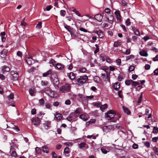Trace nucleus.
<instances>
[{"label":"nucleus","mask_w":158,"mask_h":158,"mask_svg":"<svg viewBox=\"0 0 158 158\" xmlns=\"http://www.w3.org/2000/svg\"><path fill=\"white\" fill-rule=\"evenodd\" d=\"M43 91L51 97L54 98L56 97V93L52 91L48 87L45 88Z\"/></svg>","instance_id":"1"},{"label":"nucleus","mask_w":158,"mask_h":158,"mask_svg":"<svg viewBox=\"0 0 158 158\" xmlns=\"http://www.w3.org/2000/svg\"><path fill=\"white\" fill-rule=\"evenodd\" d=\"M88 79V77L87 76L84 75L80 76L77 79V81L79 84H83L86 82Z\"/></svg>","instance_id":"2"},{"label":"nucleus","mask_w":158,"mask_h":158,"mask_svg":"<svg viewBox=\"0 0 158 158\" xmlns=\"http://www.w3.org/2000/svg\"><path fill=\"white\" fill-rule=\"evenodd\" d=\"M70 89V86L69 84H66L60 88V91L63 93L64 92H69Z\"/></svg>","instance_id":"3"},{"label":"nucleus","mask_w":158,"mask_h":158,"mask_svg":"<svg viewBox=\"0 0 158 158\" xmlns=\"http://www.w3.org/2000/svg\"><path fill=\"white\" fill-rule=\"evenodd\" d=\"M115 114H116L114 111L110 110L106 113V116L107 118H109L108 119H110L113 118Z\"/></svg>","instance_id":"4"},{"label":"nucleus","mask_w":158,"mask_h":158,"mask_svg":"<svg viewBox=\"0 0 158 158\" xmlns=\"http://www.w3.org/2000/svg\"><path fill=\"white\" fill-rule=\"evenodd\" d=\"M114 128V125H109L108 126H104L102 127L103 130L105 132L109 131Z\"/></svg>","instance_id":"5"},{"label":"nucleus","mask_w":158,"mask_h":158,"mask_svg":"<svg viewBox=\"0 0 158 158\" xmlns=\"http://www.w3.org/2000/svg\"><path fill=\"white\" fill-rule=\"evenodd\" d=\"M32 124L34 125H38L40 124V120L38 117L33 118L31 119Z\"/></svg>","instance_id":"6"},{"label":"nucleus","mask_w":158,"mask_h":158,"mask_svg":"<svg viewBox=\"0 0 158 158\" xmlns=\"http://www.w3.org/2000/svg\"><path fill=\"white\" fill-rule=\"evenodd\" d=\"M10 74L12 76V78L13 80L15 81L18 80L19 75L16 72L11 71Z\"/></svg>","instance_id":"7"},{"label":"nucleus","mask_w":158,"mask_h":158,"mask_svg":"<svg viewBox=\"0 0 158 158\" xmlns=\"http://www.w3.org/2000/svg\"><path fill=\"white\" fill-rule=\"evenodd\" d=\"M53 84L54 85L55 88L57 89L58 87V85L59 82L58 79L57 78L55 77L53 81Z\"/></svg>","instance_id":"8"},{"label":"nucleus","mask_w":158,"mask_h":158,"mask_svg":"<svg viewBox=\"0 0 158 158\" xmlns=\"http://www.w3.org/2000/svg\"><path fill=\"white\" fill-rule=\"evenodd\" d=\"M2 73H4L6 72H8L10 70V69L8 66H4L1 67Z\"/></svg>","instance_id":"9"},{"label":"nucleus","mask_w":158,"mask_h":158,"mask_svg":"<svg viewBox=\"0 0 158 158\" xmlns=\"http://www.w3.org/2000/svg\"><path fill=\"white\" fill-rule=\"evenodd\" d=\"M95 33L97 34L100 38H103L104 36V35L103 32L100 30H96L95 31Z\"/></svg>","instance_id":"10"},{"label":"nucleus","mask_w":158,"mask_h":158,"mask_svg":"<svg viewBox=\"0 0 158 158\" xmlns=\"http://www.w3.org/2000/svg\"><path fill=\"white\" fill-rule=\"evenodd\" d=\"M114 14L116 16V19L117 20L119 21H121V17L120 15V11H116L114 12Z\"/></svg>","instance_id":"11"},{"label":"nucleus","mask_w":158,"mask_h":158,"mask_svg":"<svg viewBox=\"0 0 158 158\" xmlns=\"http://www.w3.org/2000/svg\"><path fill=\"white\" fill-rule=\"evenodd\" d=\"M95 18L98 22H101L102 19V16L100 14H98L95 16Z\"/></svg>","instance_id":"12"},{"label":"nucleus","mask_w":158,"mask_h":158,"mask_svg":"<svg viewBox=\"0 0 158 158\" xmlns=\"http://www.w3.org/2000/svg\"><path fill=\"white\" fill-rule=\"evenodd\" d=\"M70 33L72 37H77L78 36L77 32L76 31L74 30L73 29L71 31Z\"/></svg>","instance_id":"13"},{"label":"nucleus","mask_w":158,"mask_h":158,"mask_svg":"<svg viewBox=\"0 0 158 158\" xmlns=\"http://www.w3.org/2000/svg\"><path fill=\"white\" fill-rule=\"evenodd\" d=\"M7 50L6 49H3L0 52V54L3 58L7 56Z\"/></svg>","instance_id":"14"},{"label":"nucleus","mask_w":158,"mask_h":158,"mask_svg":"<svg viewBox=\"0 0 158 158\" xmlns=\"http://www.w3.org/2000/svg\"><path fill=\"white\" fill-rule=\"evenodd\" d=\"M132 29L135 35L138 36L140 35L139 32L136 28L134 26H132Z\"/></svg>","instance_id":"15"},{"label":"nucleus","mask_w":158,"mask_h":158,"mask_svg":"<svg viewBox=\"0 0 158 158\" xmlns=\"http://www.w3.org/2000/svg\"><path fill=\"white\" fill-rule=\"evenodd\" d=\"M51 125V122L47 121L44 124V126L45 129L47 130L50 127Z\"/></svg>","instance_id":"16"},{"label":"nucleus","mask_w":158,"mask_h":158,"mask_svg":"<svg viewBox=\"0 0 158 158\" xmlns=\"http://www.w3.org/2000/svg\"><path fill=\"white\" fill-rule=\"evenodd\" d=\"M106 19L110 23H112L113 22L114 18L112 15H110L106 17Z\"/></svg>","instance_id":"17"},{"label":"nucleus","mask_w":158,"mask_h":158,"mask_svg":"<svg viewBox=\"0 0 158 158\" xmlns=\"http://www.w3.org/2000/svg\"><path fill=\"white\" fill-rule=\"evenodd\" d=\"M123 109L124 112L127 114L129 115L131 113L130 111L126 107L124 106H123Z\"/></svg>","instance_id":"18"},{"label":"nucleus","mask_w":158,"mask_h":158,"mask_svg":"<svg viewBox=\"0 0 158 158\" xmlns=\"http://www.w3.org/2000/svg\"><path fill=\"white\" fill-rule=\"evenodd\" d=\"M43 151L46 153H48L49 151V149L47 145L43 146L42 147Z\"/></svg>","instance_id":"19"},{"label":"nucleus","mask_w":158,"mask_h":158,"mask_svg":"<svg viewBox=\"0 0 158 158\" xmlns=\"http://www.w3.org/2000/svg\"><path fill=\"white\" fill-rule=\"evenodd\" d=\"M64 27L70 33L73 29V28L70 27L69 26H68L65 23L64 24Z\"/></svg>","instance_id":"20"},{"label":"nucleus","mask_w":158,"mask_h":158,"mask_svg":"<svg viewBox=\"0 0 158 158\" xmlns=\"http://www.w3.org/2000/svg\"><path fill=\"white\" fill-rule=\"evenodd\" d=\"M122 44V42L121 41L118 40L117 41L115 42L114 43V46L115 47H118L120 46Z\"/></svg>","instance_id":"21"},{"label":"nucleus","mask_w":158,"mask_h":158,"mask_svg":"<svg viewBox=\"0 0 158 158\" xmlns=\"http://www.w3.org/2000/svg\"><path fill=\"white\" fill-rule=\"evenodd\" d=\"M120 85L118 82H116L113 85V88L115 90H117L120 88Z\"/></svg>","instance_id":"22"},{"label":"nucleus","mask_w":158,"mask_h":158,"mask_svg":"<svg viewBox=\"0 0 158 158\" xmlns=\"http://www.w3.org/2000/svg\"><path fill=\"white\" fill-rule=\"evenodd\" d=\"M139 54L141 56H147L148 55V53L145 51H143L139 52Z\"/></svg>","instance_id":"23"},{"label":"nucleus","mask_w":158,"mask_h":158,"mask_svg":"<svg viewBox=\"0 0 158 158\" xmlns=\"http://www.w3.org/2000/svg\"><path fill=\"white\" fill-rule=\"evenodd\" d=\"M32 60L31 57H27L26 58V61L28 64L31 65L32 64Z\"/></svg>","instance_id":"24"},{"label":"nucleus","mask_w":158,"mask_h":158,"mask_svg":"<svg viewBox=\"0 0 158 158\" xmlns=\"http://www.w3.org/2000/svg\"><path fill=\"white\" fill-rule=\"evenodd\" d=\"M69 78L71 80H73L75 77V75L74 74L72 73H70L68 75Z\"/></svg>","instance_id":"25"},{"label":"nucleus","mask_w":158,"mask_h":158,"mask_svg":"<svg viewBox=\"0 0 158 158\" xmlns=\"http://www.w3.org/2000/svg\"><path fill=\"white\" fill-rule=\"evenodd\" d=\"M56 65L57 68L59 69H62L64 68V66L60 63H57Z\"/></svg>","instance_id":"26"},{"label":"nucleus","mask_w":158,"mask_h":158,"mask_svg":"<svg viewBox=\"0 0 158 158\" xmlns=\"http://www.w3.org/2000/svg\"><path fill=\"white\" fill-rule=\"evenodd\" d=\"M55 117L57 120H60L62 118V115L60 113H57L55 115Z\"/></svg>","instance_id":"27"},{"label":"nucleus","mask_w":158,"mask_h":158,"mask_svg":"<svg viewBox=\"0 0 158 158\" xmlns=\"http://www.w3.org/2000/svg\"><path fill=\"white\" fill-rule=\"evenodd\" d=\"M52 73V71L51 70H49L48 71L45 73H43V76L44 77H46L48 75Z\"/></svg>","instance_id":"28"},{"label":"nucleus","mask_w":158,"mask_h":158,"mask_svg":"<svg viewBox=\"0 0 158 158\" xmlns=\"http://www.w3.org/2000/svg\"><path fill=\"white\" fill-rule=\"evenodd\" d=\"M107 107V105L106 104H104L102 105L101 106H100V110L103 111Z\"/></svg>","instance_id":"29"},{"label":"nucleus","mask_w":158,"mask_h":158,"mask_svg":"<svg viewBox=\"0 0 158 158\" xmlns=\"http://www.w3.org/2000/svg\"><path fill=\"white\" fill-rule=\"evenodd\" d=\"M75 114V113H72L70 114L67 118V119L69 121H71L73 119L72 116Z\"/></svg>","instance_id":"30"},{"label":"nucleus","mask_w":158,"mask_h":158,"mask_svg":"<svg viewBox=\"0 0 158 158\" xmlns=\"http://www.w3.org/2000/svg\"><path fill=\"white\" fill-rule=\"evenodd\" d=\"M79 117L80 118H81V119H82L84 121H86L87 120V119L86 116L84 114H82Z\"/></svg>","instance_id":"31"},{"label":"nucleus","mask_w":158,"mask_h":158,"mask_svg":"<svg viewBox=\"0 0 158 158\" xmlns=\"http://www.w3.org/2000/svg\"><path fill=\"white\" fill-rule=\"evenodd\" d=\"M140 84V83L137 82V81H134L133 80H132V83H131V85L132 86H136L139 85Z\"/></svg>","instance_id":"32"},{"label":"nucleus","mask_w":158,"mask_h":158,"mask_svg":"<svg viewBox=\"0 0 158 158\" xmlns=\"http://www.w3.org/2000/svg\"><path fill=\"white\" fill-rule=\"evenodd\" d=\"M132 80H127L125 81V84L127 85H129L131 84L132 82Z\"/></svg>","instance_id":"33"},{"label":"nucleus","mask_w":158,"mask_h":158,"mask_svg":"<svg viewBox=\"0 0 158 158\" xmlns=\"http://www.w3.org/2000/svg\"><path fill=\"white\" fill-rule=\"evenodd\" d=\"M48 84V82L46 81H41V85L42 86H47Z\"/></svg>","instance_id":"34"},{"label":"nucleus","mask_w":158,"mask_h":158,"mask_svg":"<svg viewBox=\"0 0 158 158\" xmlns=\"http://www.w3.org/2000/svg\"><path fill=\"white\" fill-rule=\"evenodd\" d=\"M70 152L69 148L68 147H66L64 149V153L66 154H68Z\"/></svg>","instance_id":"35"},{"label":"nucleus","mask_w":158,"mask_h":158,"mask_svg":"<svg viewBox=\"0 0 158 158\" xmlns=\"http://www.w3.org/2000/svg\"><path fill=\"white\" fill-rule=\"evenodd\" d=\"M35 151L36 152V153L37 154H40L41 153V149L38 147H36V148H35Z\"/></svg>","instance_id":"36"},{"label":"nucleus","mask_w":158,"mask_h":158,"mask_svg":"<svg viewBox=\"0 0 158 158\" xmlns=\"http://www.w3.org/2000/svg\"><path fill=\"white\" fill-rule=\"evenodd\" d=\"M14 98V95L13 93H10V95L7 96V98L8 99H12Z\"/></svg>","instance_id":"37"},{"label":"nucleus","mask_w":158,"mask_h":158,"mask_svg":"<svg viewBox=\"0 0 158 158\" xmlns=\"http://www.w3.org/2000/svg\"><path fill=\"white\" fill-rule=\"evenodd\" d=\"M153 150L155 154L158 156V148L156 146H155L153 147Z\"/></svg>","instance_id":"38"},{"label":"nucleus","mask_w":158,"mask_h":158,"mask_svg":"<svg viewBox=\"0 0 158 158\" xmlns=\"http://www.w3.org/2000/svg\"><path fill=\"white\" fill-rule=\"evenodd\" d=\"M60 15L61 16H64L66 13V12L65 10H61L60 11Z\"/></svg>","instance_id":"39"},{"label":"nucleus","mask_w":158,"mask_h":158,"mask_svg":"<svg viewBox=\"0 0 158 158\" xmlns=\"http://www.w3.org/2000/svg\"><path fill=\"white\" fill-rule=\"evenodd\" d=\"M39 103L40 105L43 106L44 105V99L43 98H41L39 100Z\"/></svg>","instance_id":"40"},{"label":"nucleus","mask_w":158,"mask_h":158,"mask_svg":"<svg viewBox=\"0 0 158 158\" xmlns=\"http://www.w3.org/2000/svg\"><path fill=\"white\" fill-rule=\"evenodd\" d=\"M152 132L153 133H158V128L156 127H153Z\"/></svg>","instance_id":"41"},{"label":"nucleus","mask_w":158,"mask_h":158,"mask_svg":"<svg viewBox=\"0 0 158 158\" xmlns=\"http://www.w3.org/2000/svg\"><path fill=\"white\" fill-rule=\"evenodd\" d=\"M94 106H96L97 107H100V106H101V103L100 102H95L93 104Z\"/></svg>","instance_id":"42"},{"label":"nucleus","mask_w":158,"mask_h":158,"mask_svg":"<svg viewBox=\"0 0 158 158\" xmlns=\"http://www.w3.org/2000/svg\"><path fill=\"white\" fill-rule=\"evenodd\" d=\"M81 112V109L80 108H77L75 111V114H79Z\"/></svg>","instance_id":"43"},{"label":"nucleus","mask_w":158,"mask_h":158,"mask_svg":"<svg viewBox=\"0 0 158 158\" xmlns=\"http://www.w3.org/2000/svg\"><path fill=\"white\" fill-rule=\"evenodd\" d=\"M121 4L122 6H127V3L126 1L123 0L121 2Z\"/></svg>","instance_id":"44"},{"label":"nucleus","mask_w":158,"mask_h":158,"mask_svg":"<svg viewBox=\"0 0 158 158\" xmlns=\"http://www.w3.org/2000/svg\"><path fill=\"white\" fill-rule=\"evenodd\" d=\"M134 57V56L132 55H131L128 56L126 57V60H130L131 58H133Z\"/></svg>","instance_id":"45"},{"label":"nucleus","mask_w":158,"mask_h":158,"mask_svg":"<svg viewBox=\"0 0 158 158\" xmlns=\"http://www.w3.org/2000/svg\"><path fill=\"white\" fill-rule=\"evenodd\" d=\"M72 11L73 12H74L76 15H78L79 16L81 17V16L79 12L76 9H74Z\"/></svg>","instance_id":"46"},{"label":"nucleus","mask_w":158,"mask_h":158,"mask_svg":"<svg viewBox=\"0 0 158 158\" xmlns=\"http://www.w3.org/2000/svg\"><path fill=\"white\" fill-rule=\"evenodd\" d=\"M86 69L85 68H81L79 70V71L81 73H85L86 72Z\"/></svg>","instance_id":"47"},{"label":"nucleus","mask_w":158,"mask_h":158,"mask_svg":"<svg viewBox=\"0 0 158 158\" xmlns=\"http://www.w3.org/2000/svg\"><path fill=\"white\" fill-rule=\"evenodd\" d=\"M125 24L127 26H129L130 25L131 22L129 19H127L125 21Z\"/></svg>","instance_id":"48"},{"label":"nucleus","mask_w":158,"mask_h":158,"mask_svg":"<svg viewBox=\"0 0 158 158\" xmlns=\"http://www.w3.org/2000/svg\"><path fill=\"white\" fill-rule=\"evenodd\" d=\"M135 67L133 65L130 66L128 69V70L129 71L131 72L134 69Z\"/></svg>","instance_id":"49"},{"label":"nucleus","mask_w":158,"mask_h":158,"mask_svg":"<svg viewBox=\"0 0 158 158\" xmlns=\"http://www.w3.org/2000/svg\"><path fill=\"white\" fill-rule=\"evenodd\" d=\"M11 155L13 157H16L17 156V153L15 151H13L11 154Z\"/></svg>","instance_id":"50"},{"label":"nucleus","mask_w":158,"mask_h":158,"mask_svg":"<svg viewBox=\"0 0 158 158\" xmlns=\"http://www.w3.org/2000/svg\"><path fill=\"white\" fill-rule=\"evenodd\" d=\"M41 24L42 23L41 22L38 23L36 25V27L39 29H40L42 27Z\"/></svg>","instance_id":"51"},{"label":"nucleus","mask_w":158,"mask_h":158,"mask_svg":"<svg viewBox=\"0 0 158 158\" xmlns=\"http://www.w3.org/2000/svg\"><path fill=\"white\" fill-rule=\"evenodd\" d=\"M29 92L31 95H33L34 93V89L32 88L30 89L29 90Z\"/></svg>","instance_id":"52"},{"label":"nucleus","mask_w":158,"mask_h":158,"mask_svg":"<svg viewBox=\"0 0 158 158\" xmlns=\"http://www.w3.org/2000/svg\"><path fill=\"white\" fill-rule=\"evenodd\" d=\"M56 61L53 59H51L50 60L49 63L53 65H54L55 64H56Z\"/></svg>","instance_id":"53"},{"label":"nucleus","mask_w":158,"mask_h":158,"mask_svg":"<svg viewBox=\"0 0 158 158\" xmlns=\"http://www.w3.org/2000/svg\"><path fill=\"white\" fill-rule=\"evenodd\" d=\"M17 56L20 57H22L23 56V54H22V52L19 51H18L17 52Z\"/></svg>","instance_id":"54"},{"label":"nucleus","mask_w":158,"mask_h":158,"mask_svg":"<svg viewBox=\"0 0 158 158\" xmlns=\"http://www.w3.org/2000/svg\"><path fill=\"white\" fill-rule=\"evenodd\" d=\"M52 158H57V155L54 152H52Z\"/></svg>","instance_id":"55"},{"label":"nucleus","mask_w":158,"mask_h":158,"mask_svg":"<svg viewBox=\"0 0 158 158\" xmlns=\"http://www.w3.org/2000/svg\"><path fill=\"white\" fill-rule=\"evenodd\" d=\"M116 62L118 65H120L121 63V60L120 59H117L116 60Z\"/></svg>","instance_id":"56"},{"label":"nucleus","mask_w":158,"mask_h":158,"mask_svg":"<svg viewBox=\"0 0 158 158\" xmlns=\"http://www.w3.org/2000/svg\"><path fill=\"white\" fill-rule=\"evenodd\" d=\"M101 150L102 152L103 153L106 154L107 152V151L104 148H101Z\"/></svg>","instance_id":"57"},{"label":"nucleus","mask_w":158,"mask_h":158,"mask_svg":"<svg viewBox=\"0 0 158 158\" xmlns=\"http://www.w3.org/2000/svg\"><path fill=\"white\" fill-rule=\"evenodd\" d=\"M142 94H141L140 95L139 97V98H138V104H139V103H141V101L142 100Z\"/></svg>","instance_id":"58"},{"label":"nucleus","mask_w":158,"mask_h":158,"mask_svg":"<svg viewBox=\"0 0 158 158\" xmlns=\"http://www.w3.org/2000/svg\"><path fill=\"white\" fill-rule=\"evenodd\" d=\"M85 143H82L79 144V147L80 148H81L85 147Z\"/></svg>","instance_id":"59"},{"label":"nucleus","mask_w":158,"mask_h":158,"mask_svg":"<svg viewBox=\"0 0 158 158\" xmlns=\"http://www.w3.org/2000/svg\"><path fill=\"white\" fill-rule=\"evenodd\" d=\"M138 77V76L136 74H132V79L134 80H135Z\"/></svg>","instance_id":"60"},{"label":"nucleus","mask_w":158,"mask_h":158,"mask_svg":"<svg viewBox=\"0 0 158 158\" xmlns=\"http://www.w3.org/2000/svg\"><path fill=\"white\" fill-rule=\"evenodd\" d=\"M138 145L137 144L134 143L132 145V148L134 149H137L138 148Z\"/></svg>","instance_id":"61"},{"label":"nucleus","mask_w":158,"mask_h":158,"mask_svg":"<svg viewBox=\"0 0 158 158\" xmlns=\"http://www.w3.org/2000/svg\"><path fill=\"white\" fill-rule=\"evenodd\" d=\"M111 10L109 8H106L105 10V13H110V12Z\"/></svg>","instance_id":"62"},{"label":"nucleus","mask_w":158,"mask_h":158,"mask_svg":"<svg viewBox=\"0 0 158 158\" xmlns=\"http://www.w3.org/2000/svg\"><path fill=\"white\" fill-rule=\"evenodd\" d=\"M65 103L67 105H69L71 104V101L69 100H67L65 101Z\"/></svg>","instance_id":"63"},{"label":"nucleus","mask_w":158,"mask_h":158,"mask_svg":"<svg viewBox=\"0 0 158 158\" xmlns=\"http://www.w3.org/2000/svg\"><path fill=\"white\" fill-rule=\"evenodd\" d=\"M154 75H158V68L156 69H155L154 71Z\"/></svg>","instance_id":"64"}]
</instances>
